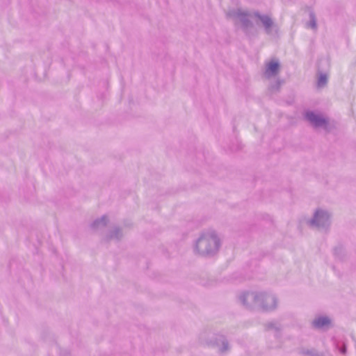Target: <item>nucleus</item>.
I'll return each mask as SVG.
<instances>
[{
    "mask_svg": "<svg viewBox=\"0 0 356 356\" xmlns=\"http://www.w3.org/2000/svg\"><path fill=\"white\" fill-rule=\"evenodd\" d=\"M306 118L316 126H320L325 122V120L323 118L312 112L307 113Z\"/></svg>",
    "mask_w": 356,
    "mask_h": 356,
    "instance_id": "f257e3e1",
    "label": "nucleus"
},
{
    "mask_svg": "<svg viewBox=\"0 0 356 356\" xmlns=\"http://www.w3.org/2000/svg\"><path fill=\"white\" fill-rule=\"evenodd\" d=\"M330 323V321L327 317H319L314 321L313 324L316 327H323L328 325Z\"/></svg>",
    "mask_w": 356,
    "mask_h": 356,
    "instance_id": "f03ea898",
    "label": "nucleus"
},
{
    "mask_svg": "<svg viewBox=\"0 0 356 356\" xmlns=\"http://www.w3.org/2000/svg\"><path fill=\"white\" fill-rule=\"evenodd\" d=\"M279 70V64L277 62L272 61L268 65L266 73L268 75L275 74Z\"/></svg>",
    "mask_w": 356,
    "mask_h": 356,
    "instance_id": "7ed1b4c3",
    "label": "nucleus"
},
{
    "mask_svg": "<svg viewBox=\"0 0 356 356\" xmlns=\"http://www.w3.org/2000/svg\"><path fill=\"white\" fill-rule=\"evenodd\" d=\"M259 19L262 22V24L266 27L269 28L272 25V21L270 17L267 16H259Z\"/></svg>",
    "mask_w": 356,
    "mask_h": 356,
    "instance_id": "20e7f679",
    "label": "nucleus"
},
{
    "mask_svg": "<svg viewBox=\"0 0 356 356\" xmlns=\"http://www.w3.org/2000/svg\"><path fill=\"white\" fill-rule=\"evenodd\" d=\"M327 82V77L325 76H321L318 81V86L319 87L323 86Z\"/></svg>",
    "mask_w": 356,
    "mask_h": 356,
    "instance_id": "39448f33",
    "label": "nucleus"
}]
</instances>
